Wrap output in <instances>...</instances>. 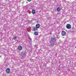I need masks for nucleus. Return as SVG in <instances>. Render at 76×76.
I'll return each instance as SVG.
<instances>
[{"mask_svg":"<svg viewBox=\"0 0 76 76\" xmlns=\"http://www.w3.org/2000/svg\"><path fill=\"white\" fill-rule=\"evenodd\" d=\"M76 48V46L75 47Z\"/></svg>","mask_w":76,"mask_h":76,"instance_id":"15","label":"nucleus"},{"mask_svg":"<svg viewBox=\"0 0 76 76\" xmlns=\"http://www.w3.org/2000/svg\"><path fill=\"white\" fill-rule=\"evenodd\" d=\"M61 34L62 36H65V35H66V32L64 31H62L61 32Z\"/></svg>","mask_w":76,"mask_h":76,"instance_id":"4","label":"nucleus"},{"mask_svg":"<svg viewBox=\"0 0 76 76\" xmlns=\"http://www.w3.org/2000/svg\"><path fill=\"white\" fill-rule=\"evenodd\" d=\"M56 39L55 38H52L50 40V46L52 47L54 46V42H56Z\"/></svg>","mask_w":76,"mask_h":76,"instance_id":"1","label":"nucleus"},{"mask_svg":"<svg viewBox=\"0 0 76 76\" xmlns=\"http://www.w3.org/2000/svg\"><path fill=\"white\" fill-rule=\"evenodd\" d=\"M16 38H17V37H16V36H15L14 37V39H15V40H16Z\"/></svg>","mask_w":76,"mask_h":76,"instance_id":"12","label":"nucleus"},{"mask_svg":"<svg viewBox=\"0 0 76 76\" xmlns=\"http://www.w3.org/2000/svg\"><path fill=\"white\" fill-rule=\"evenodd\" d=\"M40 27V25L39 24H38L36 25V28H39Z\"/></svg>","mask_w":76,"mask_h":76,"instance_id":"8","label":"nucleus"},{"mask_svg":"<svg viewBox=\"0 0 76 76\" xmlns=\"http://www.w3.org/2000/svg\"><path fill=\"white\" fill-rule=\"evenodd\" d=\"M37 30V28L36 27H34L32 28V30L33 31H36Z\"/></svg>","mask_w":76,"mask_h":76,"instance_id":"6","label":"nucleus"},{"mask_svg":"<svg viewBox=\"0 0 76 76\" xmlns=\"http://www.w3.org/2000/svg\"><path fill=\"white\" fill-rule=\"evenodd\" d=\"M26 56V54H25V53H24L22 55V56L23 57H24L25 56Z\"/></svg>","mask_w":76,"mask_h":76,"instance_id":"11","label":"nucleus"},{"mask_svg":"<svg viewBox=\"0 0 76 76\" xmlns=\"http://www.w3.org/2000/svg\"><path fill=\"white\" fill-rule=\"evenodd\" d=\"M38 33L36 31L34 32V34L35 35H38Z\"/></svg>","mask_w":76,"mask_h":76,"instance_id":"10","label":"nucleus"},{"mask_svg":"<svg viewBox=\"0 0 76 76\" xmlns=\"http://www.w3.org/2000/svg\"><path fill=\"white\" fill-rule=\"evenodd\" d=\"M66 27L67 29H69L71 28V25L69 24H68L66 25Z\"/></svg>","mask_w":76,"mask_h":76,"instance_id":"3","label":"nucleus"},{"mask_svg":"<svg viewBox=\"0 0 76 76\" xmlns=\"http://www.w3.org/2000/svg\"><path fill=\"white\" fill-rule=\"evenodd\" d=\"M22 49V47L20 46H19L18 47V50H21Z\"/></svg>","mask_w":76,"mask_h":76,"instance_id":"5","label":"nucleus"},{"mask_svg":"<svg viewBox=\"0 0 76 76\" xmlns=\"http://www.w3.org/2000/svg\"><path fill=\"white\" fill-rule=\"evenodd\" d=\"M31 12L33 14H35V11L34 10H33Z\"/></svg>","mask_w":76,"mask_h":76,"instance_id":"9","label":"nucleus"},{"mask_svg":"<svg viewBox=\"0 0 76 76\" xmlns=\"http://www.w3.org/2000/svg\"><path fill=\"white\" fill-rule=\"evenodd\" d=\"M6 72L7 74H9L10 73V69L9 68H7L6 70Z\"/></svg>","mask_w":76,"mask_h":76,"instance_id":"2","label":"nucleus"},{"mask_svg":"<svg viewBox=\"0 0 76 76\" xmlns=\"http://www.w3.org/2000/svg\"><path fill=\"white\" fill-rule=\"evenodd\" d=\"M28 1H29V2L31 1V0H27Z\"/></svg>","mask_w":76,"mask_h":76,"instance_id":"13","label":"nucleus"},{"mask_svg":"<svg viewBox=\"0 0 76 76\" xmlns=\"http://www.w3.org/2000/svg\"><path fill=\"white\" fill-rule=\"evenodd\" d=\"M56 10L58 12H60V10H61V9H60V7H58L57 8Z\"/></svg>","mask_w":76,"mask_h":76,"instance_id":"7","label":"nucleus"},{"mask_svg":"<svg viewBox=\"0 0 76 76\" xmlns=\"http://www.w3.org/2000/svg\"><path fill=\"white\" fill-rule=\"evenodd\" d=\"M17 41L18 42L19 41V40H17Z\"/></svg>","mask_w":76,"mask_h":76,"instance_id":"14","label":"nucleus"}]
</instances>
